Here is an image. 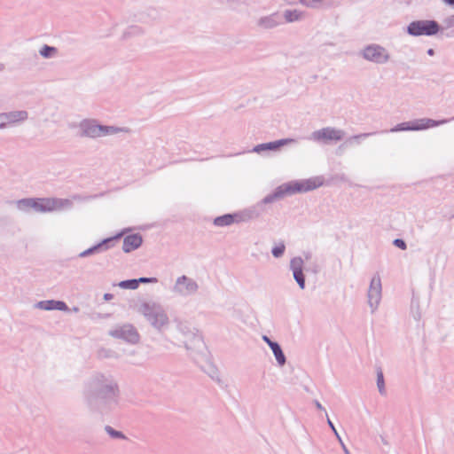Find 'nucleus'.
I'll return each mask as SVG.
<instances>
[{
  "instance_id": "obj_1",
  "label": "nucleus",
  "mask_w": 454,
  "mask_h": 454,
  "mask_svg": "<svg viewBox=\"0 0 454 454\" xmlns=\"http://www.w3.org/2000/svg\"><path fill=\"white\" fill-rule=\"evenodd\" d=\"M322 184L323 182L319 177L285 183L265 196L256 206L243 211L216 216L213 223L218 227H224L233 223L248 222L258 218L263 213L265 205L279 200L287 195L313 191Z\"/></svg>"
},
{
  "instance_id": "obj_2",
  "label": "nucleus",
  "mask_w": 454,
  "mask_h": 454,
  "mask_svg": "<svg viewBox=\"0 0 454 454\" xmlns=\"http://www.w3.org/2000/svg\"><path fill=\"white\" fill-rule=\"evenodd\" d=\"M83 396L90 408L110 411L119 403V384L112 375L95 373L85 383Z\"/></svg>"
},
{
  "instance_id": "obj_3",
  "label": "nucleus",
  "mask_w": 454,
  "mask_h": 454,
  "mask_svg": "<svg viewBox=\"0 0 454 454\" xmlns=\"http://www.w3.org/2000/svg\"><path fill=\"white\" fill-rule=\"evenodd\" d=\"M176 327L183 336L181 341L192 359L198 362L200 357L207 358V348L199 332L187 322H177Z\"/></svg>"
},
{
  "instance_id": "obj_4",
  "label": "nucleus",
  "mask_w": 454,
  "mask_h": 454,
  "mask_svg": "<svg viewBox=\"0 0 454 454\" xmlns=\"http://www.w3.org/2000/svg\"><path fill=\"white\" fill-rule=\"evenodd\" d=\"M138 312L142 314L150 325L162 332L168 328L169 318L163 307L157 302H142L138 308Z\"/></svg>"
},
{
  "instance_id": "obj_5",
  "label": "nucleus",
  "mask_w": 454,
  "mask_h": 454,
  "mask_svg": "<svg viewBox=\"0 0 454 454\" xmlns=\"http://www.w3.org/2000/svg\"><path fill=\"white\" fill-rule=\"evenodd\" d=\"M78 127L80 129L79 137L93 139L129 130L126 128L100 124L96 119H83L80 121Z\"/></svg>"
},
{
  "instance_id": "obj_6",
  "label": "nucleus",
  "mask_w": 454,
  "mask_h": 454,
  "mask_svg": "<svg viewBox=\"0 0 454 454\" xmlns=\"http://www.w3.org/2000/svg\"><path fill=\"white\" fill-rule=\"evenodd\" d=\"M442 31L443 27L434 20H417L406 27L407 34L414 37L433 36Z\"/></svg>"
},
{
  "instance_id": "obj_7",
  "label": "nucleus",
  "mask_w": 454,
  "mask_h": 454,
  "mask_svg": "<svg viewBox=\"0 0 454 454\" xmlns=\"http://www.w3.org/2000/svg\"><path fill=\"white\" fill-rule=\"evenodd\" d=\"M454 120V116L450 119H442L435 121L429 118L417 119L414 121H404L398 123L395 127L389 129V132H399V131H418L427 129L428 128L436 127L439 125L445 124Z\"/></svg>"
},
{
  "instance_id": "obj_8",
  "label": "nucleus",
  "mask_w": 454,
  "mask_h": 454,
  "mask_svg": "<svg viewBox=\"0 0 454 454\" xmlns=\"http://www.w3.org/2000/svg\"><path fill=\"white\" fill-rule=\"evenodd\" d=\"M34 210L40 213H48L71 207L73 203L68 199L59 198H34Z\"/></svg>"
},
{
  "instance_id": "obj_9",
  "label": "nucleus",
  "mask_w": 454,
  "mask_h": 454,
  "mask_svg": "<svg viewBox=\"0 0 454 454\" xmlns=\"http://www.w3.org/2000/svg\"><path fill=\"white\" fill-rule=\"evenodd\" d=\"M360 56H362L365 60L378 65L386 64L390 59V55L387 50L377 43L366 45L360 51Z\"/></svg>"
},
{
  "instance_id": "obj_10",
  "label": "nucleus",
  "mask_w": 454,
  "mask_h": 454,
  "mask_svg": "<svg viewBox=\"0 0 454 454\" xmlns=\"http://www.w3.org/2000/svg\"><path fill=\"white\" fill-rule=\"evenodd\" d=\"M108 334L118 340H121L129 344H137L140 340V335L136 327L131 324L117 325L108 332Z\"/></svg>"
},
{
  "instance_id": "obj_11",
  "label": "nucleus",
  "mask_w": 454,
  "mask_h": 454,
  "mask_svg": "<svg viewBox=\"0 0 454 454\" xmlns=\"http://www.w3.org/2000/svg\"><path fill=\"white\" fill-rule=\"evenodd\" d=\"M345 132L342 129H337L333 127H325L311 133L310 138L317 142L329 144L330 142H338L342 140Z\"/></svg>"
},
{
  "instance_id": "obj_12",
  "label": "nucleus",
  "mask_w": 454,
  "mask_h": 454,
  "mask_svg": "<svg viewBox=\"0 0 454 454\" xmlns=\"http://www.w3.org/2000/svg\"><path fill=\"white\" fill-rule=\"evenodd\" d=\"M381 279L379 275V273L375 274L370 283L367 297H368V303L369 306L372 309V312L373 313L376 309L378 308V305L381 299Z\"/></svg>"
},
{
  "instance_id": "obj_13",
  "label": "nucleus",
  "mask_w": 454,
  "mask_h": 454,
  "mask_svg": "<svg viewBox=\"0 0 454 454\" xmlns=\"http://www.w3.org/2000/svg\"><path fill=\"white\" fill-rule=\"evenodd\" d=\"M294 142H295V140L293 138H282V139H278V140H275V141H271V142L262 143V144H259V145L254 146V148L251 150V152L256 153L259 154L262 153H264V152H269V151L277 152V151H279L280 148L283 147L284 145H287L293 144Z\"/></svg>"
},
{
  "instance_id": "obj_14",
  "label": "nucleus",
  "mask_w": 454,
  "mask_h": 454,
  "mask_svg": "<svg viewBox=\"0 0 454 454\" xmlns=\"http://www.w3.org/2000/svg\"><path fill=\"white\" fill-rule=\"evenodd\" d=\"M282 15L278 12H275L266 16H262L256 20V27L262 30H270L276 28L283 24Z\"/></svg>"
},
{
  "instance_id": "obj_15",
  "label": "nucleus",
  "mask_w": 454,
  "mask_h": 454,
  "mask_svg": "<svg viewBox=\"0 0 454 454\" xmlns=\"http://www.w3.org/2000/svg\"><path fill=\"white\" fill-rule=\"evenodd\" d=\"M303 263V260L300 256L294 257L290 261V270L293 271V277L301 290L305 289L306 286Z\"/></svg>"
},
{
  "instance_id": "obj_16",
  "label": "nucleus",
  "mask_w": 454,
  "mask_h": 454,
  "mask_svg": "<svg viewBox=\"0 0 454 454\" xmlns=\"http://www.w3.org/2000/svg\"><path fill=\"white\" fill-rule=\"evenodd\" d=\"M199 289V286L195 280L183 275L177 278L175 291L181 294H192Z\"/></svg>"
},
{
  "instance_id": "obj_17",
  "label": "nucleus",
  "mask_w": 454,
  "mask_h": 454,
  "mask_svg": "<svg viewBox=\"0 0 454 454\" xmlns=\"http://www.w3.org/2000/svg\"><path fill=\"white\" fill-rule=\"evenodd\" d=\"M143 244V237L140 233H132L123 238L122 250L130 253L139 248Z\"/></svg>"
},
{
  "instance_id": "obj_18",
  "label": "nucleus",
  "mask_w": 454,
  "mask_h": 454,
  "mask_svg": "<svg viewBox=\"0 0 454 454\" xmlns=\"http://www.w3.org/2000/svg\"><path fill=\"white\" fill-rule=\"evenodd\" d=\"M35 307L43 309V310H60V311H67L69 310L68 306L63 301H56V300H45L38 301L35 304Z\"/></svg>"
},
{
  "instance_id": "obj_19",
  "label": "nucleus",
  "mask_w": 454,
  "mask_h": 454,
  "mask_svg": "<svg viewBox=\"0 0 454 454\" xmlns=\"http://www.w3.org/2000/svg\"><path fill=\"white\" fill-rule=\"evenodd\" d=\"M28 114L25 110L12 111L9 113L0 114V118L6 123H15L17 121H23L27 120Z\"/></svg>"
},
{
  "instance_id": "obj_20",
  "label": "nucleus",
  "mask_w": 454,
  "mask_h": 454,
  "mask_svg": "<svg viewBox=\"0 0 454 454\" xmlns=\"http://www.w3.org/2000/svg\"><path fill=\"white\" fill-rule=\"evenodd\" d=\"M123 232L117 233L112 237L106 238L98 243L100 252H105L114 247L116 243L122 238Z\"/></svg>"
},
{
  "instance_id": "obj_21",
  "label": "nucleus",
  "mask_w": 454,
  "mask_h": 454,
  "mask_svg": "<svg viewBox=\"0 0 454 454\" xmlns=\"http://www.w3.org/2000/svg\"><path fill=\"white\" fill-rule=\"evenodd\" d=\"M305 17V12L294 9V10H286L282 15V19H285V21L287 23H293L295 21L301 20Z\"/></svg>"
},
{
  "instance_id": "obj_22",
  "label": "nucleus",
  "mask_w": 454,
  "mask_h": 454,
  "mask_svg": "<svg viewBox=\"0 0 454 454\" xmlns=\"http://www.w3.org/2000/svg\"><path fill=\"white\" fill-rule=\"evenodd\" d=\"M276 361L279 366H283L286 363V357L282 350L280 344L278 341H275L271 346H270Z\"/></svg>"
},
{
  "instance_id": "obj_23",
  "label": "nucleus",
  "mask_w": 454,
  "mask_h": 454,
  "mask_svg": "<svg viewBox=\"0 0 454 454\" xmlns=\"http://www.w3.org/2000/svg\"><path fill=\"white\" fill-rule=\"evenodd\" d=\"M375 134H377V132L361 133L358 135H354L348 138L342 145H340L339 146V149H341L344 146L351 145L353 142L359 144L362 138H366Z\"/></svg>"
},
{
  "instance_id": "obj_24",
  "label": "nucleus",
  "mask_w": 454,
  "mask_h": 454,
  "mask_svg": "<svg viewBox=\"0 0 454 454\" xmlns=\"http://www.w3.org/2000/svg\"><path fill=\"white\" fill-rule=\"evenodd\" d=\"M144 34V29L137 25L129 26L122 34V39H129Z\"/></svg>"
},
{
  "instance_id": "obj_25",
  "label": "nucleus",
  "mask_w": 454,
  "mask_h": 454,
  "mask_svg": "<svg viewBox=\"0 0 454 454\" xmlns=\"http://www.w3.org/2000/svg\"><path fill=\"white\" fill-rule=\"evenodd\" d=\"M376 373H377V387L379 389V392L381 395H386V387H385V380H384V374L382 372V369L380 366H378L376 368Z\"/></svg>"
},
{
  "instance_id": "obj_26",
  "label": "nucleus",
  "mask_w": 454,
  "mask_h": 454,
  "mask_svg": "<svg viewBox=\"0 0 454 454\" xmlns=\"http://www.w3.org/2000/svg\"><path fill=\"white\" fill-rule=\"evenodd\" d=\"M58 52V49L54 46L43 44L39 50V53L43 58H52Z\"/></svg>"
},
{
  "instance_id": "obj_27",
  "label": "nucleus",
  "mask_w": 454,
  "mask_h": 454,
  "mask_svg": "<svg viewBox=\"0 0 454 454\" xmlns=\"http://www.w3.org/2000/svg\"><path fill=\"white\" fill-rule=\"evenodd\" d=\"M301 4L311 9H321L325 7V0H299Z\"/></svg>"
},
{
  "instance_id": "obj_28",
  "label": "nucleus",
  "mask_w": 454,
  "mask_h": 454,
  "mask_svg": "<svg viewBox=\"0 0 454 454\" xmlns=\"http://www.w3.org/2000/svg\"><path fill=\"white\" fill-rule=\"evenodd\" d=\"M34 198L21 199L17 201V207L20 210L27 211L34 208Z\"/></svg>"
},
{
  "instance_id": "obj_29",
  "label": "nucleus",
  "mask_w": 454,
  "mask_h": 454,
  "mask_svg": "<svg viewBox=\"0 0 454 454\" xmlns=\"http://www.w3.org/2000/svg\"><path fill=\"white\" fill-rule=\"evenodd\" d=\"M326 415V418H327V424L329 426V427L332 429V431L333 432L334 435L336 436V438L338 439L339 442L340 443L342 449H343V451L345 454H350L349 453V450H348V448L346 447V445L344 444L340 435L339 434L335 426L333 425V423L332 422V420L329 419L327 413H325Z\"/></svg>"
},
{
  "instance_id": "obj_30",
  "label": "nucleus",
  "mask_w": 454,
  "mask_h": 454,
  "mask_svg": "<svg viewBox=\"0 0 454 454\" xmlns=\"http://www.w3.org/2000/svg\"><path fill=\"white\" fill-rule=\"evenodd\" d=\"M105 431L113 439H127L126 435L121 431L115 430L111 426H106Z\"/></svg>"
},
{
  "instance_id": "obj_31",
  "label": "nucleus",
  "mask_w": 454,
  "mask_h": 454,
  "mask_svg": "<svg viewBox=\"0 0 454 454\" xmlns=\"http://www.w3.org/2000/svg\"><path fill=\"white\" fill-rule=\"evenodd\" d=\"M118 286L122 289H131V290H135L138 287L137 278L122 280V281L119 282Z\"/></svg>"
},
{
  "instance_id": "obj_32",
  "label": "nucleus",
  "mask_w": 454,
  "mask_h": 454,
  "mask_svg": "<svg viewBox=\"0 0 454 454\" xmlns=\"http://www.w3.org/2000/svg\"><path fill=\"white\" fill-rule=\"evenodd\" d=\"M219 4L231 9H235L246 4L245 0H218Z\"/></svg>"
},
{
  "instance_id": "obj_33",
  "label": "nucleus",
  "mask_w": 454,
  "mask_h": 454,
  "mask_svg": "<svg viewBox=\"0 0 454 454\" xmlns=\"http://www.w3.org/2000/svg\"><path fill=\"white\" fill-rule=\"evenodd\" d=\"M285 250H286V246H285L284 242H280L278 246H275L272 247L271 254H272L273 257L280 258L284 254Z\"/></svg>"
},
{
  "instance_id": "obj_34",
  "label": "nucleus",
  "mask_w": 454,
  "mask_h": 454,
  "mask_svg": "<svg viewBox=\"0 0 454 454\" xmlns=\"http://www.w3.org/2000/svg\"><path fill=\"white\" fill-rule=\"evenodd\" d=\"M99 253H101L100 249H99L98 244H96V245L90 247V248L80 253L79 257H81V258L87 257V256H90V255H92L95 254H99Z\"/></svg>"
},
{
  "instance_id": "obj_35",
  "label": "nucleus",
  "mask_w": 454,
  "mask_h": 454,
  "mask_svg": "<svg viewBox=\"0 0 454 454\" xmlns=\"http://www.w3.org/2000/svg\"><path fill=\"white\" fill-rule=\"evenodd\" d=\"M98 356L100 358H110V357H115L116 353L111 349L107 348H101L98 350Z\"/></svg>"
},
{
  "instance_id": "obj_36",
  "label": "nucleus",
  "mask_w": 454,
  "mask_h": 454,
  "mask_svg": "<svg viewBox=\"0 0 454 454\" xmlns=\"http://www.w3.org/2000/svg\"><path fill=\"white\" fill-rule=\"evenodd\" d=\"M393 245L402 250H405L407 248V244L403 239H395L393 240Z\"/></svg>"
},
{
  "instance_id": "obj_37",
  "label": "nucleus",
  "mask_w": 454,
  "mask_h": 454,
  "mask_svg": "<svg viewBox=\"0 0 454 454\" xmlns=\"http://www.w3.org/2000/svg\"><path fill=\"white\" fill-rule=\"evenodd\" d=\"M137 279V285L139 284H148V283H156L158 279L156 278H147V277H141Z\"/></svg>"
},
{
  "instance_id": "obj_38",
  "label": "nucleus",
  "mask_w": 454,
  "mask_h": 454,
  "mask_svg": "<svg viewBox=\"0 0 454 454\" xmlns=\"http://www.w3.org/2000/svg\"><path fill=\"white\" fill-rule=\"evenodd\" d=\"M443 24H444V27H442L443 29L454 27V14L445 18L443 20Z\"/></svg>"
},
{
  "instance_id": "obj_39",
  "label": "nucleus",
  "mask_w": 454,
  "mask_h": 454,
  "mask_svg": "<svg viewBox=\"0 0 454 454\" xmlns=\"http://www.w3.org/2000/svg\"><path fill=\"white\" fill-rule=\"evenodd\" d=\"M146 15L151 19V20H156L159 18V12L156 9L154 8H151V9H148L147 10V12H146Z\"/></svg>"
},
{
  "instance_id": "obj_40",
  "label": "nucleus",
  "mask_w": 454,
  "mask_h": 454,
  "mask_svg": "<svg viewBox=\"0 0 454 454\" xmlns=\"http://www.w3.org/2000/svg\"><path fill=\"white\" fill-rule=\"evenodd\" d=\"M411 309H412V316H413L414 319L419 321L421 318V314L419 311V309H417L416 311H413V302L411 303Z\"/></svg>"
},
{
  "instance_id": "obj_41",
  "label": "nucleus",
  "mask_w": 454,
  "mask_h": 454,
  "mask_svg": "<svg viewBox=\"0 0 454 454\" xmlns=\"http://www.w3.org/2000/svg\"><path fill=\"white\" fill-rule=\"evenodd\" d=\"M262 340L268 344V346H271L275 340H272L270 337H268L267 335H262Z\"/></svg>"
},
{
  "instance_id": "obj_42",
  "label": "nucleus",
  "mask_w": 454,
  "mask_h": 454,
  "mask_svg": "<svg viewBox=\"0 0 454 454\" xmlns=\"http://www.w3.org/2000/svg\"><path fill=\"white\" fill-rule=\"evenodd\" d=\"M314 404L317 407V409L321 410V411H325V408L322 406V404L320 403L319 401L314 400Z\"/></svg>"
},
{
  "instance_id": "obj_43",
  "label": "nucleus",
  "mask_w": 454,
  "mask_h": 454,
  "mask_svg": "<svg viewBox=\"0 0 454 454\" xmlns=\"http://www.w3.org/2000/svg\"><path fill=\"white\" fill-rule=\"evenodd\" d=\"M114 298V294L106 293L104 294V300L105 301H110Z\"/></svg>"
},
{
  "instance_id": "obj_44",
  "label": "nucleus",
  "mask_w": 454,
  "mask_h": 454,
  "mask_svg": "<svg viewBox=\"0 0 454 454\" xmlns=\"http://www.w3.org/2000/svg\"><path fill=\"white\" fill-rule=\"evenodd\" d=\"M442 1L445 4L454 8V0H442Z\"/></svg>"
},
{
  "instance_id": "obj_45",
  "label": "nucleus",
  "mask_w": 454,
  "mask_h": 454,
  "mask_svg": "<svg viewBox=\"0 0 454 454\" xmlns=\"http://www.w3.org/2000/svg\"><path fill=\"white\" fill-rule=\"evenodd\" d=\"M427 55L434 56V50L430 48L427 51Z\"/></svg>"
},
{
  "instance_id": "obj_46",
  "label": "nucleus",
  "mask_w": 454,
  "mask_h": 454,
  "mask_svg": "<svg viewBox=\"0 0 454 454\" xmlns=\"http://www.w3.org/2000/svg\"><path fill=\"white\" fill-rule=\"evenodd\" d=\"M5 128V122L2 121V118H0V129Z\"/></svg>"
},
{
  "instance_id": "obj_47",
  "label": "nucleus",
  "mask_w": 454,
  "mask_h": 454,
  "mask_svg": "<svg viewBox=\"0 0 454 454\" xmlns=\"http://www.w3.org/2000/svg\"><path fill=\"white\" fill-rule=\"evenodd\" d=\"M4 68H5L4 64L0 63V72L4 71Z\"/></svg>"
},
{
  "instance_id": "obj_48",
  "label": "nucleus",
  "mask_w": 454,
  "mask_h": 454,
  "mask_svg": "<svg viewBox=\"0 0 454 454\" xmlns=\"http://www.w3.org/2000/svg\"><path fill=\"white\" fill-rule=\"evenodd\" d=\"M72 310L74 311V312H78L79 311V308L78 307H74L72 309Z\"/></svg>"
},
{
  "instance_id": "obj_49",
  "label": "nucleus",
  "mask_w": 454,
  "mask_h": 454,
  "mask_svg": "<svg viewBox=\"0 0 454 454\" xmlns=\"http://www.w3.org/2000/svg\"><path fill=\"white\" fill-rule=\"evenodd\" d=\"M139 20L145 21V19L144 17L139 18Z\"/></svg>"
},
{
  "instance_id": "obj_50",
  "label": "nucleus",
  "mask_w": 454,
  "mask_h": 454,
  "mask_svg": "<svg viewBox=\"0 0 454 454\" xmlns=\"http://www.w3.org/2000/svg\"><path fill=\"white\" fill-rule=\"evenodd\" d=\"M209 376L214 379V375L211 372H208Z\"/></svg>"
},
{
  "instance_id": "obj_51",
  "label": "nucleus",
  "mask_w": 454,
  "mask_h": 454,
  "mask_svg": "<svg viewBox=\"0 0 454 454\" xmlns=\"http://www.w3.org/2000/svg\"><path fill=\"white\" fill-rule=\"evenodd\" d=\"M447 36H451L452 35V33H448L446 34Z\"/></svg>"
},
{
  "instance_id": "obj_52",
  "label": "nucleus",
  "mask_w": 454,
  "mask_h": 454,
  "mask_svg": "<svg viewBox=\"0 0 454 454\" xmlns=\"http://www.w3.org/2000/svg\"><path fill=\"white\" fill-rule=\"evenodd\" d=\"M213 372H215L216 370L215 367L211 366Z\"/></svg>"
}]
</instances>
